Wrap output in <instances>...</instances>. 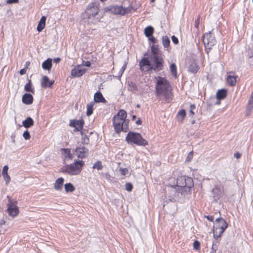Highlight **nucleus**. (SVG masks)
<instances>
[{"label": "nucleus", "instance_id": "nucleus-1", "mask_svg": "<svg viewBox=\"0 0 253 253\" xmlns=\"http://www.w3.org/2000/svg\"><path fill=\"white\" fill-rule=\"evenodd\" d=\"M164 63V55L162 51L157 46L152 45L148 56L140 61V69L143 72H149L152 70L158 72L163 69Z\"/></svg>", "mask_w": 253, "mask_h": 253}, {"label": "nucleus", "instance_id": "nucleus-2", "mask_svg": "<svg viewBox=\"0 0 253 253\" xmlns=\"http://www.w3.org/2000/svg\"><path fill=\"white\" fill-rule=\"evenodd\" d=\"M156 92L160 99L169 101L172 98L171 88L169 82L165 78L157 77Z\"/></svg>", "mask_w": 253, "mask_h": 253}, {"label": "nucleus", "instance_id": "nucleus-3", "mask_svg": "<svg viewBox=\"0 0 253 253\" xmlns=\"http://www.w3.org/2000/svg\"><path fill=\"white\" fill-rule=\"evenodd\" d=\"M126 112H118L113 117L114 129L117 133L121 131L126 132L128 130V119H126Z\"/></svg>", "mask_w": 253, "mask_h": 253}, {"label": "nucleus", "instance_id": "nucleus-4", "mask_svg": "<svg viewBox=\"0 0 253 253\" xmlns=\"http://www.w3.org/2000/svg\"><path fill=\"white\" fill-rule=\"evenodd\" d=\"M84 163L82 160L75 161L73 164L66 165L62 168V171L71 175H78L82 170Z\"/></svg>", "mask_w": 253, "mask_h": 253}, {"label": "nucleus", "instance_id": "nucleus-5", "mask_svg": "<svg viewBox=\"0 0 253 253\" xmlns=\"http://www.w3.org/2000/svg\"><path fill=\"white\" fill-rule=\"evenodd\" d=\"M126 140L128 143H133L139 146H145L148 144L147 141L143 138L140 133L132 131H129L127 133Z\"/></svg>", "mask_w": 253, "mask_h": 253}, {"label": "nucleus", "instance_id": "nucleus-6", "mask_svg": "<svg viewBox=\"0 0 253 253\" xmlns=\"http://www.w3.org/2000/svg\"><path fill=\"white\" fill-rule=\"evenodd\" d=\"M169 201L173 202L179 200L183 196H185L187 192L186 190L180 189L175 185H170L168 186Z\"/></svg>", "mask_w": 253, "mask_h": 253}, {"label": "nucleus", "instance_id": "nucleus-7", "mask_svg": "<svg viewBox=\"0 0 253 253\" xmlns=\"http://www.w3.org/2000/svg\"><path fill=\"white\" fill-rule=\"evenodd\" d=\"M228 224L226 221L222 218H218L215 220V223L213 226V237L216 239L220 237L222 234L227 228Z\"/></svg>", "mask_w": 253, "mask_h": 253}, {"label": "nucleus", "instance_id": "nucleus-8", "mask_svg": "<svg viewBox=\"0 0 253 253\" xmlns=\"http://www.w3.org/2000/svg\"><path fill=\"white\" fill-rule=\"evenodd\" d=\"M175 186L180 188V189L186 190V192L188 193L190 189L194 186V183L191 177L182 176L177 178Z\"/></svg>", "mask_w": 253, "mask_h": 253}, {"label": "nucleus", "instance_id": "nucleus-9", "mask_svg": "<svg viewBox=\"0 0 253 253\" xmlns=\"http://www.w3.org/2000/svg\"><path fill=\"white\" fill-rule=\"evenodd\" d=\"M203 42L206 48L211 49L216 43L214 36L211 32L205 33L203 36Z\"/></svg>", "mask_w": 253, "mask_h": 253}, {"label": "nucleus", "instance_id": "nucleus-10", "mask_svg": "<svg viewBox=\"0 0 253 253\" xmlns=\"http://www.w3.org/2000/svg\"><path fill=\"white\" fill-rule=\"evenodd\" d=\"M99 11L98 5L96 3H89L86 8L85 13L88 19H91L97 15Z\"/></svg>", "mask_w": 253, "mask_h": 253}, {"label": "nucleus", "instance_id": "nucleus-11", "mask_svg": "<svg viewBox=\"0 0 253 253\" xmlns=\"http://www.w3.org/2000/svg\"><path fill=\"white\" fill-rule=\"evenodd\" d=\"M75 153L78 158L83 159L87 157L88 150L84 146L80 145V146L77 147Z\"/></svg>", "mask_w": 253, "mask_h": 253}, {"label": "nucleus", "instance_id": "nucleus-12", "mask_svg": "<svg viewBox=\"0 0 253 253\" xmlns=\"http://www.w3.org/2000/svg\"><path fill=\"white\" fill-rule=\"evenodd\" d=\"M86 71V69L83 65H77L71 71V77L73 78L81 77L84 74Z\"/></svg>", "mask_w": 253, "mask_h": 253}, {"label": "nucleus", "instance_id": "nucleus-13", "mask_svg": "<svg viewBox=\"0 0 253 253\" xmlns=\"http://www.w3.org/2000/svg\"><path fill=\"white\" fill-rule=\"evenodd\" d=\"M9 199L7 205V212L9 215L12 217L16 216V203L15 201H12L10 197L8 196Z\"/></svg>", "mask_w": 253, "mask_h": 253}, {"label": "nucleus", "instance_id": "nucleus-14", "mask_svg": "<svg viewBox=\"0 0 253 253\" xmlns=\"http://www.w3.org/2000/svg\"><path fill=\"white\" fill-rule=\"evenodd\" d=\"M84 124V122L82 119L79 120H73L70 121V126L75 127L77 130H80L83 128Z\"/></svg>", "mask_w": 253, "mask_h": 253}, {"label": "nucleus", "instance_id": "nucleus-15", "mask_svg": "<svg viewBox=\"0 0 253 253\" xmlns=\"http://www.w3.org/2000/svg\"><path fill=\"white\" fill-rule=\"evenodd\" d=\"M54 83V81H50L46 76H44L41 80V86L43 88L51 87Z\"/></svg>", "mask_w": 253, "mask_h": 253}, {"label": "nucleus", "instance_id": "nucleus-16", "mask_svg": "<svg viewBox=\"0 0 253 253\" xmlns=\"http://www.w3.org/2000/svg\"><path fill=\"white\" fill-rule=\"evenodd\" d=\"M106 10L110 11L111 13L115 14V15H122V13L123 11L122 10V6H117V5H112L109 7L107 8Z\"/></svg>", "mask_w": 253, "mask_h": 253}, {"label": "nucleus", "instance_id": "nucleus-17", "mask_svg": "<svg viewBox=\"0 0 253 253\" xmlns=\"http://www.w3.org/2000/svg\"><path fill=\"white\" fill-rule=\"evenodd\" d=\"M64 178L62 177L58 178L55 181L54 184V188L57 191L61 190L63 188Z\"/></svg>", "mask_w": 253, "mask_h": 253}, {"label": "nucleus", "instance_id": "nucleus-18", "mask_svg": "<svg viewBox=\"0 0 253 253\" xmlns=\"http://www.w3.org/2000/svg\"><path fill=\"white\" fill-rule=\"evenodd\" d=\"M94 101L95 103L106 102V100L100 91H97L94 95Z\"/></svg>", "mask_w": 253, "mask_h": 253}, {"label": "nucleus", "instance_id": "nucleus-19", "mask_svg": "<svg viewBox=\"0 0 253 253\" xmlns=\"http://www.w3.org/2000/svg\"><path fill=\"white\" fill-rule=\"evenodd\" d=\"M33 96L28 93H25L22 97V101L24 103L26 104H30L33 102Z\"/></svg>", "mask_w": 253, "mask_h": 253}, {"label": "nucleus", "instance_id": "nucleus-20", "mask_svg": "<svg viewBox=\"0 0 253 253\" xmlns=\"http://www.w3.org/2000/svg\"><path fill=\"white\" fill-rule=\"evenodd\" d=\"M227 95V91L225 89H219L216 94V99L218 100L223 99Z\"/></svg>", "mask_w": 253, "mask_h": 253}, {"label": "nucleus", "instance_id": "nucleus-21", "mask_svg": "<svg viewBox=\"0 0 253 253\" xmlns=\"http://www.w3.org/2000/svg\"><path fill=\"white\" fill-rule=\"evenodd\" d=\"M52 67V60L50 58H48L44 61L42 64V68L43 70L49 71L51 69Z\"/></svg>", "mask_w": 253, "mask_h": 253}, {"label": "nucleus", "instance_id": "nucleus-22", "mask_svg": "<svg viewBox=\"0 0 253 253\" xmlns=\"http://www.w3.org/2000/svg\"><path fill=\"white\" fill-rule=\"evenodd\" d=\"M45 20H46V17L44 16H42L40 22H39L38 27H37V30L39 32L42 31L43 29L44 28L45 25Z\"/></svg>", "mask_w": 253, "mask_h": 253}, {"label": "nucleus", "instance_id": "nucleus-23", "mask_svg": "<svg viewBox=\"0 0 253 253\" xmlns=\"http://www.w3.org/2000/svg\"><path fill=\"white\" fill-rule=\"evenodd\" d=\"M23 126L26 128H29L33 126L34 121L31 117H28L22 122Z\"/></svg>", "mask_w": 253, "mask_h": 253}, {"label": "nucleus", "instance_id": "nucleus-24", "mask_svg": "<svg viewBox=\"0 0 253 253\" xmlns=\"http://www.w3.org/2000/svg\"><path fill=\"white\" fill-rule=\"evenodd\" d=\"M8 169V166H5L3 168V169L2 171V174L3 176V177L6 181V184H7L10 179V176L8 175V173H7Z\"/></svg>", "mask_w": 253, "mask_h": 253}, {"label": "nucleus", "instance_id": "nucleus-25", "mask_svg": "<svg viewBox=\"0 0 253 253\" xmlns=\"http://www.w3.org/2000/svg\"><path fill=\"white\" fill-rule=\"evenodd\" d=\"M154 31V29L152 26H148L144 29V33L146 37H150L152 35Z\"/></svg>", "mask_w": 253, "mask_h": 253}, {"label": "nucleus", "instance_id": "nucleus-26", "mask_svg": "<svg viewBox=\"0 0 253 253\" xmlns=\"http://www.w3.org/2000/svg\"><path fill=\"white\" fill-rule=\"evenodd\" d=\"M198 70V67L197 65V64L195 62H192L189 67H188V71L189 72L193 73L195 74L197 73Z\"/></svg>", "mask_w": 253, "mask_h": 253}, {"label": "nucleus", "instance_id": "nucleus-27", "mask_svg": "<svg viewBox=\"0 0 253 253\" xmlns=\"http://www.w3.org/2000/svg\"><path fill=\"white\" fill-rule=\"evenodd\" d=\"M227 82L231 86H234L236 83V78L234 76H228L227 78Z\"/></svg>", "mask_w": 253, "mask_h": 253}, {"label": "nucleus", "instance_id": "nucleus-28", "mask_svg": "<svg viewBox=\"0 0 253 253\" xmlns=\"http://www.w3.org/2000/svg\"><path fill=\"white\" fill-rule=\"evenodd\" d=\"M186 116L185 112H178L176 115L177 121L182 123Z\"/></svg>", "mask_w": 253, "mask_h": 253}, {"label": "nucleus", "instance_id": "nucleus-29", "mask_svg": "<svg viewBox=\"0 0 253 253\" xmlns=\"http://www.w3.org/2000/svg\"><path fill=\"white\" fill-rule=\"evenodd\" d=\"M170 71L172 76L174 77L175 78H177V70L176 67L174 63H172L170 66Z\"/></svg>", "mask_w": 253, "mask_h": 253}, {"label": "nucleus", "instance_id": "nucleus-30", "mask_svg": "<svg viewBox=\"0 0 253 253\" xmlns=\"http://www.w3.org/2000/svg\"><path fill=\"white\" fill-rule=\"evenodd\" d=\"M136 8L134 9V8L131 5H130L127 7H123L122 6V10L123 11L122 13V15H124L126 14L130 13L132 9L135 10Z\"/></svg>", "mask_w": 253, "mask_h": 253}, {"label": "nucleus", "instance_id": "nucleus-31", "mask_svg": "<svg viewBox=\"0 0 253 253\" xmlns=\"http://www.w3.org/2000/svg\"><path fill=\"white\" fill-rule=\"evenodd\" d=\"M65 190L66 192H72L75 190V187L70 183H66L65 184Z\"/></svg>", "mask_w": 253, "mask_h": 253}, {"label": "nucleus", "instance_id": "nucleus-32", "mask_svg": "<svg viewBox=\"0 0 253 253\" xmlns=\"http://www.w3.org/2000/svg\"><path fill=\"white\" fill-rule=\"evenodd\" d=\"M170 43V41L167 36L162 37V43L164 47H168Z\"/></svg>", "mask_w": 253, "mask_h": 253}, {"label": "nucleus", "instance_id": "nucleus-33", "mask_svg": "<svg viewBox=\"0 0 253 253\" xmlns=\"http://www.w3.org/2000/svg\"><path fill=\"white\" fill-rule=\"evenodd\" d=\"M24 89L26 91L34 93V89L32 88V84L31 81L29 80L28 83L25 85Z\"/></svg>", "mask_w": 253, "mask_h": 253}, {"label": "nucleus", "instance_id": "nucleus-34", "mask_svg": "<svg viewBox=\"0 0 253 253\" xmlns=\"http://www.w3.org/2000/svg\"><path fill=\"white\" fill-rule=\"evenodd\" d=\"M126 66H127V63L126 62H125L124 64L123 65V66H122V67L120 69V71H119V72L118 73V75L117 76H116V77L117 79H120V78H121V76H122L124 71L126 69Z\"/></svg>", "mask_w": 253, "mask_h": 253}, {"label": "nucleus", "instance_id": "nucleus-35", "mask_svg": "<svg viewBox=\"0 0 253 253\" xmlns=\"http://www.w3.org/2000/svg\"><path fill=\"white\" fill-rule=\"evenodd\" d=\"M126 66H127V63L126 62H125L124 64L123 65V66H122V67L120 69V71H119V72L118 73V75L117 76H116V77L117 79H120V78H121V76H122L124 71L126 69Z\"/></svg>", "mask_w": 253, "mask_h": 253}, {"label": "nucleus", "instance_id": "nucleus-36", "mask_svg": "<svg viewBox=\"0 0 253 253\" xmlns=\"http://www.w3.org/2000/svg\"><path fill=\"white\" fill-rule=\"evenodd\" d=\"M92 168L98 170H101L103 169V166L100 161H97L93 165Z\"/></svg>", "mask_w": 253, "mask_h": 253}, {"label": "nucleus", "instance_id": "nucleus-37", "mask_svg": "<svg viewBox=\"0 0 253 253\" xmlns=\"http://www.w3.org/2000/svg\"><path fill=\"white\" fill-rule=\"evenodd\" d=\"M128 89L132 92H135L137 90V86L135 84L131 82L128 84Z\"/></svg>", "mask_w": 253, "mask_h": 253}, {"label": "nucleus", "instance_id": "nucleus-38", "mask_svg": "<svg viewBox=\"0 0 253 253\" xmlns=\"http://www.w3.org/2000/svg\"><path fill=\"white\" fill-rule=\"evenodd\" d=\"M248 107L249 109H253V92L252 93L250 98L249 100Z\"/></svg>", "mask_w": 253, "mask_h": 253}, {"label": "nucleus", "instance_id": "nucleus-39", "mask_svg": "<svg viewBox=\"0 0 253 253\" xmlns=\"http://www.w3.org/2000/svg\"><path fill=\"white\" fill-rule=\"evenodd\" d=\"M119 170L122 175L125 176L128 173V170L126 168H120Z\"/></svg>", "mask_w": 253, "mask_h": 253}, {"label": "nucleus", "instance_id": "nucleus-40", "mask_svg": "<svg viewBox=\"0 0 253 253\" xmlns=\"http://www.w3.org/2000/svg\"><path fill=\"white\" fill-rule=\"evenodd\" d=\"M89 140L88 138L85 135H82V143L84 144H88Z\"/></svg>", "mask_w": 253, "mask_h": 253}, {"label": "nucleus", "instance_id": "nucleus-41", "mask_svg": "<svg viewBox=\"0 0 253 253\" xmlns=\"http://www.w3.org/2000/svg\"><path fill=\"white\" fill-rule=\"evenodd\" d=\"M249 62L251 65H253V47L251 49V53L249 54Z\"/></svg>", "mask_w": 253, "mask_h": 253}, {"label": "nucleus", "instance_id": "nucleus-42", "mask_svg": "<svg viewBox=\"0 0 253 253\" xmlns=\"http://www.w3.org/2000/svg\"><path fill=\"white\" fill-rule=\"evenodd\" d=\"M95 102L94 101L91 102L87 105V110L86 111H92L94 109L93 106L95 105Z\"/></svg>", "mask_w": 253, "mask_h": 253}, {"label": "nucleus", "instance_id": "nucleus-43", "mask_svg": "<svg viewBox=\"0 0 253 253\" xmlns=\"http://www.w3.org/2000/svg\"><path fill=\"white\" fill-rule=\"evenodd\" d=\"M23 136L25 140H29L30 139L31 136L28 130H26L24 132L23 134Z\"/></svg>", "mask_w": 253, "mask_h": 253}, {"label": "nucleus", "instance_id": "nucleus-44", "mask_svg": "<svg viewBox=\"0 0 253 253\" xmlns=\"http://www.w3.org/2000/svg\"><path fill=\"white\" fill-rule=\"evenodd\" d=\"M125 187L126 190H127V191H131L132 189V185L129 182H127L126 184Z\"/></svg>", "mask_w": 253, "mask_h": 253}, {"label": "nucleus", "instance_id": "nucleus-45", "mask_svg": "<svg viewBox=\"0 0 253 253\" xmlns=\"http://www.w3.org/2000/svg\"><path fill=\"white\" fill-rule=\"evenodd\" d=\"M218 245L217 244H213L211 248V253H215L217 249Z\"/></svg>", "mask_w": 253, "mask_h": 253}, {"label": "nucleus", "instance_id": "nucleus-46", "mask_svg": "<svg viewBox=\"0 0 253 253\" xmlns=\"http://www.w3.org/2000/svg\"><path fill=\"white\" fill-rule=\"evenodd\" d=\"M200 244L198 241H194L193 243V248L194 249L198 250L200 248Z\"/></svg>", "mask_w": 253, "mask_h": 253}, {"label": "nucleus", "instance_id": "nucleus-47", "mask_svg": "<svg viewBox=\"0 0 253 253\" xmlns=\"http://www.w3.org/2000/svg\"><path fill=\"white\" fill-rule=\"evenodd\" d=\"M193 156V153L192 151H191L190 153H189V154L186 158V161L187 162L190 161L192 159Z\"/></svg>", "mask_w": 253, "mask_h": 253}, {"label": "nucleus", "instance_id": "nucleus-48", "mask_svg": "<svg viewBox=\"0 0 253 253\" xmlns=\"http://www.w3.org/2000/svg\"><path fill=\"white\" fill-rule=\"evenodd\" d=\"M171 40L172 41V42L175 44H178V39L174 36H172L171 37Z\"/></svg>", "mask_w": 253, "mask_h": 253}, {"label": "nucleus", "instance_id": "nucleus-49", "mask_svg": "<svg viewBox=\"0 0 253 253\" xmlns=\"http://www.w3.org/2000/svg\"><path fill=\"white\" fill-rule=\"evenodd\" d=\"M199 23H200V17L199 16L197 18V19H196L195 21L194 26H195V28H196L197 29H198L199 27Z\"/></svg>", "mask_w": 253, "mask_h": 253}, {"label": "nucleus", "instance_id": "nucleus-50", "mask_svg": "<svg viewBox=\"0 0 253 253\" xmlns=\"http://www.w3.org/2000/svg\"><path fill=\"white\" fill-rule=\"evenodd\" d=\"M148 38H149V40L150 42H153L154 43L156 42L157 40L154 37L151 36H150V37H148Z\"/></svg>", "mask_w": 253, "mask_h": 253}, {"label": "nucleus", "instance_id": "nucleus-51", "mask_svg": "<svg viewBox=\"0 0 253 253\" xmlns=\"http://www.w3.org/2000/svg\"><path fill=\"white\" fill-rule=\"evenodd\" d=\"M26 71H27V70L26 68H23V69L20 70L19 73L21 75H24L25 74H26Z\"/></svg>", "mask_w": 253, "mask_h": 253}, {"label": "nucleus", "instance_id": "nucleus-52", "mask_svg": "<svg viewBox=\"0 0 253 253\" xmlns=\"http://www.w3.org/2000/svg\"><path fill=\"white\" fill-rule=\"evenodd\" d=\"M206 217L207 218V219L208 220H209L210 221H212L214 219L213 216L208 215V216H206Z\"/></svg>", "mask_w": 253, "mask_h": 253}, {"label": "nucleus", "instance_id": "nucleus-53", "mask_svg": "<svg viewBox=\"0 0 253 253\" xmlns=\"http://www.w3.org/2000/svg\"><path fill=\"white\" fill-rule=\"evenodd\" d=\"M234 156L236 159H239L241 157V155L239 153L236 152L234 154Z\"/></svg>", "mask_w": 253, "mask_h": 253}, {"label": "nucleus", "instance_id": "nucleus-54", "mask_svg": "<svg viewBox=\"0 0 253 253\" xmlns=\"http://www.w3.org/2000/svg\"><path fill=\"white\" fill-rule=\"evenodd\" d=\"M63 150H64L65 151V153L66 154H67L69 157H70V150L69 149H63Z\"/></svg>", "mask_w": 253, "mask_h": 253}, {"label": "nucleus", "instance_id": "nucleus-55", "mask_svg": "<svg viewBox=\"0 0 253 253\" xmlns=\"http://www.w3.org/2000/svg\"><path fill=\"white\" fill-rule=\"evenodd\" d=\"M7 3L8 4H12L16 3V0H7Z\"/></svg>", "mask_w": 253, "mask_h": 253}, {"label": "nucleus", "instance_id": "nucleus-56", "mask_svg": "<svg viewBox=\"0 0 253 253\" xmlns=\"http://www.w3.org/2000/svg\"><path fill=\"white\" fill-rule=\"evenodd\" d=\"M195 109H196V106L194 104H191L190 105V108H189L190 111H192Z\"/></svg>", "mask_w": 253, "mask_h": 253}, {"label": "nucleus", "instance_id": "nucleus-57", "mask_svg": "<svg viewBox=\"0 0 253 253\" xmlns=\"http://www.w3.org/2000/svg\"><path fill=\"white\" fill-rule=\"evenodd\" d=\"M60 61V58L59 57L55 58L53 59V62L55 63H58Z\"/></svg>", "mask_w": 253, "mask_h": 253}, {"label": "nucleus", "instance_id": "nucleus-58", "mask_svg": "<svg viewBox=\"0 0 253 253\" xmlns=\"http://www.w3.org/2000/svg\"><path fill=\"white\" fill-rule=\"evenodd\" d=\"M85 66H87V67H89L90 65V62L89 61H86L84 63V64Z\"/></svg>", "mask_w": 253, "mask_h": 253}, {"label": "nucleus", "instance_id": "nucleus-59", "mask_svg": "<svg viewBox=\"0 0 253 253\" xmlns=\"http://www.w3.org/2000/svg\"><path fill=\"white\" fill-rule=\"evenodd\" d=\"M5 224V221L3 219H1L0 220V225H2Z\"/></svg>", "mask_w": 253, "mask_h": 253}, {"label": "nucleus", "instance_id": "nucleus-60", "mask_svg": "<svg viewBox=\"0 0 253 253\" xmlns=\"http://www.w3.org/2000/svg\"><path fill=\"white\" fill-rule=\"evenodd\" d=\"M194 115V112H190V115L189 116L191 117V118H193V116Z\"/></svg>", "mask_w": 253, "mask_h": 253}, {"label": "nucleus", "instance_id": "nucleus-61", "mask_svg": "<svg viewBox=\"0 0 253 253\" xmlns=\"http://www.w3.org/2000/svg\"><path fill=\"white\" fill-rule=\"evenodd\" d=\"M136 123L137 125H140L142 123V121L139 119L138 120L136 121Z\"/></svg>", "mask_w": 253, "mask_h": 253}, {"label": "nucleus", "instance_id": "nucleus-62", "mask_svg": "<svg viewBox=\"0 0 253 253\" xmlns=\"http://www.w3.org/2000/svg\"><path fill=\"white\" fill-rule=\"evenodd\" d=\"M93 112H86V115L87 116H90L92 114Z\"/></svg>", "mask_w": 253, "mask_h": 253}, {"label": "nucleus", "instance_id": "nucleus-63", "mask_svg": "<svg viewBox=\"0 0 253 253\" xmlns=\"http://www.w3.org/2000/svg\"><path fill=\"white\" fill-rule=\"evenodd\" d=\"M195 123V121L194 120H192L191 121V123H192V124H194Z\"/></svg>", "mask_w": 253, "mask_h": 253}, {"label": "nucleus", "instance_id": "nucleus-64", "mask_svg": "<svg viewBox=\"0 0 253 253\" xmlns=\"http://www.w3.org/2000/svg\"><path fill=\"white\" fill-rule=\"evenodd\" d=\"M11 138H12V141H13V142H14V136H13H13H12Z\"/></svg>", "mask_w": 253, "mask_h": 253}]
</instances>
